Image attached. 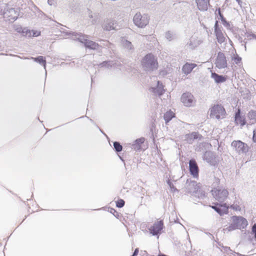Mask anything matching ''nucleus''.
<instances>
[{"mask_svg": "<svg viewBox=\"0 0 256 256\" xmlns=\"http://www.w3.org/2000/svg\"><path fill=\"white\" fill-rule=\"evenodd\" d=\"M60 32H62L66 34V35L72 34L73 37V40H78L81 43L84 44L86 48L92 50H97L99 48V44L96 42L88 40L87 38L88 36L86 35H84L81 33H77L75 32H66L64 28H62Z\"/></svg>", "mask_w": 256, "mask_h": 256, "instance_id": "nucleus-1", "label": "nucleus"}, {"mask_svg": "<svg viewBox=\"0 0 256 256\" xmlns=\"http://www.w3.org/2000/svg\"><path fill=\"white\" fill-rule=\"evenodd\" d=\"M144 69L146 71H153L158 68L157 58L152 54H146L142 61Z\"/></svg>", "mask_w": 256, "mask_h": 256, "instance_id": "nucleus-2", "label": "nucleus"}, {"mask_svg": "<svg viewBox=\"0 0 256 256\" xmlns=\"http://www.w3.org/2000/svg\"><path fill=\"white\" fill-rule=\"evenodd\" d=\"M211 192L216 200L220 202H223L228 197V192L222 188H215L211 190Z\"/></svg>", "mask_w": 256, "mask_h": 256, "instance_id": "nucleus-3", "label": "nucleus"}, {"mask_svg": "<svg viewBox=\"0 0 256 256\" xmlns=\"http://www.w3.org/2000/svg\"><path fill=\"white\" fill-rule=\"evenodd\" d=\"M224 108L221 105L216 104L210 109V116L213 119L220 120L224 118L226 115Z\"/></svg>", "mask_w": 256, "mask_h": 256, "instance_id": "nucleus-4", "label": "nucleus"}, {"mask_svg": "<svg viewBox=\"0 0 256 256\" xmlns=\"http://www.w3.org/2000/svg\"><path fill=\"white\" fill-rule=\"evenodd\" d=\"M133 21L138 27L143 28L148 24L149 17L148 14H142L140 12H137L134 16Z\"/></svg>", "mask_w": 256, "mask_h": 256, "instance_id": "nucleus-5", "label": "nucleus"}, {"mask_svg": "<svg viewBox=\"0 0 256 256\" xmlns=\"http://www.w3.org/2000/svg\"><path fill=\"white\" fill-rule=\"evenodd\" d=\"M4 18L6 20L10 22H14L18 16V12L13 8H9L8 6L6 11L3 12Z\"/></svg>", "mask_w": 256, "mask_h": 256, "instance_id": "nucleus-6", "label": "nucleus"}, {"mask_svg": "<svg viewBox=\"0 0 256 256\" xmlns=\"http://www.w3.org/2000/svg\"><path fill=\"white\" fill-rule=\"evenodd\" d=\"M232 146L238 154H245L248 150L247 144L240 140L233 141L232 143Z\"/></svg>", "mask_w": 256, "mask_h": 256, "instance_id": "nucleus-7", "label": "nucleus"}, {"mask_svg": "<svg viewBox=\"0 0 256 256\" xmlns=\"http://www.w3.org/2000/svg\"><path fill=\"white\" fill-rule=\"evenodd\" d=\"M232 220L238 229L244 228L248 224L247 220L241 216H232Z\"/></svg>", "mask_w": 256, "mask_h": 256, "instance_id": "nucleus-8", "label": "nucleus"}, {"mask_svg": "<svg viewBox=\"0 0 256 256\" xmlns=\"http://www.w3.org/2000/svg\"><path fill=\"white\" fill-rule=\"evenodd\" d=\"M102 26L104 30L110 31L111 30H116V22L112 18H106L104 20Z\"/></svg>", "mask_w": 256, "mask_h": 256, "instance_id": "nucleus-9", "label": "nucleus"}, {"mask_svg": "<svg viewBox=\"0 0 256 256\" xmlns=\"http://www.w3.org/2000/svg\"><path fill=\"white\" fill-rule=\"evenodd\" d=\"M215 64L219 69L225 68L227 66V61L224 53L219 52L216 60Z\"/></svg>", "mask_w": 256, "mask_h": 256, "instance_id": "nucleus-10", "label": "nucleus"}, {"mask_svg": "<svg viewBox=\"0 0 256 256\" xmlns=\"http://www.w3.org/2000/svg\"><path fill=\"white\" fill-rule=\"evenodd\" d=\"M181 102L185 106H191L194 102V96L189 92L184 93L181 96Z\"/></svg>", "mask_w": 256, "mask_h": 256, "instance_id": "nucleus-11", "label": "nucleus"}, {"mask_svg": "<svg viewBox=\"0 0 256 256\" xmlns=\"http://www.w3.org/2000/svg\"><path fill=\"white\" fill-rule=\"evenodd\" d=\"M164 228V222L162 220L158 221L155 222L152 226L149 229L150 234L153 236H156L160 234V231Z\"/></svg>", "mask_w": 256, "mask_h": 256, "instance_id": "nucleus-12", "label": "nucleus"}, {"mask_svg": "<svg viewBox=\"0 0 256 256\" xmlns=\"http://www.w3.org/2000/svg\"><path fill=\"white\" fill-rule=\"evenodd\" d=\"M203 160L209 163L210 165L214 166L216 163V157L213 152L206 151L203 155Z\"/></svg>", "mask_w": 256, "mask_h": 256, "instance_id": "nucleus-13", "label": "nucleus"}, {"mask_svg": "<svg viewBox=\"0 0 256 256\" xmlns=\"http://www.w3.org/2000/svg\"><path fill=\"white\" fill-rule=\"evenodd\" d=\"M202 138V136L198 132H192L190 134H186L184 140H186L188 143L192 144L194 140H200Z\"/></svg>", "mask_w": 256, "mask_h": 256, "instance_id": "nucleus-14", "label": "nucleus"}, {"mask_svg": "<svg viewBox=\"0 0 256 256\" xmlns=\"http://www.w3.org/2000/svg\"><path fill=\"white\" fill-rule=\"evenodd\" d=\"M189 170L190 173L194 177H196L198 175V168L194 160L192 159L189 161Z\"/></svg>", "mask_w": 256, "mask_h": 256, "instance_id": "nucleus-15", "label": "nucleus"}, {"mask_svg": "<svg viewBox=\"0 0 256 256\" xmlns=\"http://www.w3.org/2000/svg\"><path fill=\"white\" fill-rule=\"evenodd\" d=\"M234 121L237 126H244L246 123L244 117L240 114V108H238L235 114Z\"/></svg>", "mask_w": 256, "mask_h": 256, "instance_id": "nucleus-16", "label": "nucleus"}, {"mask_svg": "<svg viewBox=\"0 0 256 256\" xmlns=\"http://www.w3.org/2000/svg\"><path fill=\"white\" fill-rule=\"evenodd\" d=\"M202 42V41L200 39L198 38L192 36L189 40L186 45L188 47L192 50L198 46Z\"/></svg>", "mask_w": 256, "mask_h": 256, "instance_id": "nucleus-17", "label": "nucleus"}, {"mask_svg": "<svg viewBox=\"0 0 256 256\" xmlns=\"http://www.w3.org/2000/svg\"><path fill=\"white\" fill-rule=\"evenodd\" d=\"M150 90L152 92L158 96L162 95L164 92L163 85L160 81H158L156 88H151Z\"/></svg>", "mask_w": 256, "mask_h": 256, "instance_id": "nucleus-18", "label": "nucleus"}, {"mask_svg": "<svg viewBox=\"0 0 256 256\" xmlns=\"http://www.w3.org/2000/svg\"><path fill=\"white\" fill-rule=\"evenodd\" d=\"M198 9L200 11H206L208 8L209 2L207 0H196Z\"/></svg>", "mask_w": 256, "mask_h": 256, "instance_id": "nucleus-19", "label": "nucleus"}, {"mask_svg": "<svg viewBox=\"0 0 256 256\" xmlns=\"http://www.w3.org/2000/svg\"><path fill=\"white\" fill-rule=\"evenodd\" d=\"M196 66L195 64L186 63L184 65L182 68V72L186 74H188L191 72L192 70Z\"/></svg>", "mask_w": 256, "mask_h": 256, "instance_id": "nucleus-20", "label": "nucleus"}, {"mask_svg": "<svg viewBox=\"0 0 256 256\" xmlns=\"http://www.w3.org/2000/svg\"><path fill=\"white\" fill-rule=\"evenodd\" d=\"M145 138H140L134 140L132 145V148L136 150H138L141 149L142 144L144 142Z\"/></svg>", "mask_w": 256, "mask_h": 256, "instance_id": "nucleus-21", "label": "nucleus"}, {"mask_svg": "<svg viewBox=\"0 0 256 256\" xmlns=\"http://www.w3.org/2000/svg\"><path fill=\"white\" fill-rule=\"evenodd\" d=\"M211 77L217 84L222 83L226 80V78L224 76L222 75H219L216 72H212Z\"/></svg>", "mask_w": 256, "mask_h": 256, "instance_id": "nucleus-22", "label": "nucleus"}, {"mask_svg": "<svg viewBox=\"0 0 256 256\" xmlns=\"http://www.w3.org/2000/svg\"><path fill=\"white\" fill-rule=\"evenodd\" d=\"M228 207L226 205V203L220 204L218 207L217 208L216 211L220 215L222 216L224 214H226L228 212Z\"/></svg>", "mask_w": 256, "mask_h": 256, "instance_id": "nucleus-23", "label": "nucleus"}, {"mask_svg": "<svg viewBox=\"0 0 256 256\" xmlns=\"http://www.w3.org/2000/svg\"><path fill=\"white\" fill-rule=\"evenodd\" d=\"M30 59L33 60L34 62H38L43 66L46 70V76L47 72L46 70V60L45 58L42 56H38L36 58L31 57Z\"/></svg>", "mask_w": 256, "mask_h": 256, "instance_id": "nucleus-24", "label": "nucleus"}, {"mask_svg": "<svg viewBox=\"0 0 256 256\" xmlns=\"http://www.w3.org/2000/svg\"><path fill=\"white\" fill-rule=\"evenodd\" d=\"M122 44L124 48L128 50H134V46L132 42L126 39L122 38L121 40Z\"/></svg>", "mask_w": 256, "mask_h": 256, "instance_id": "nucleus-25", "label": "nucleus"}, {"mask_svg": "<svg viewBox=\"0 0 256 256\" xmlns=\"http://www.w3.org/2000/svg\"><path fill=\"white\" fill-rule=\"evenodd\" d=\"M247 116L250 124H254L256 122V110H250L248 113Z\"/></svg>", "mask_w": 256, "mask_h": 256, "instance_id": "nucleus-26", "label": "nucleus"}, {"mask_svg": "<svg viewBox=\"0 0 256 256\" xmlns=\"http://www.w3.org/2000/svg\"><path fill=\"white\" fill-rule=\"evenodd\" d=\"M187 186L188 192H195L196 191H198L196 182L195 181H190V182L188 183Z\"/></svg>", "mask_w": 256, "mask_h": 256, "instance_id": "nucleus-27", "label": "nucleus"}, {"mask_svg": "<svg viewBox=\"0 0 256 256\" xmlns=\"http://www.w3.org/2000/svg\"><path fill=\"white\" fill-rule=\"evenodd\" d=\"M116 62L112 60L104 61L98 64V66L100 68L105 67L106 68H110L114 66Z\"/></svg>", "mask_w": 256, "mask_h": 256, "instance_id": "nucleus-28", "label": "nucleus"}, {"mask_svg": "<svg viewBox=\"0 0 256 256\" xmlns=\"http://www.w3.org/2000/svg\"><path fill=\"white\" fill-rule=\"evenodd\" d=\"M174 116V114L170 110L164 113V118L166 123L169 122Z\"/></svg>", "mask_w": 256, "mask_h": 256, "instance_id": "nucleus-29", "label": "nucleus"}, {"mask_svg": "<svg viewBox=\"0 0 256 256\" xmlns=\"http://www.w3.org/2000/svg\"><path fill=\"white\" fill-rule=\"evenodd\" d=\"M18 32H22L24 36H31V31L26 28H22V27H18L16 29Z\"/></svg>", "mask_w": 256, "mask_h": 256, "instance_id": "nucleus-30", "label": "nucleus"}, {"mask_svg": "<svg viewBox=\"0 0 256 256\" xmlns=\"http://www.w3.org/2000/svg\"><path fill=\"white\" fill-rule=\"evenodd\" d=\"M214 34L216 36V38L218 43L222 44L224 42L225 38L222 32V30L215 32Z\"/></svg>", "mask_w": 256, "mask_h": 256, "instance_id": "nucleus-31", "label": "nucleus"}, {"mask_svg": "<svg viewBox=\"0 0 256 256\" xmlns=\"http://www.w3.org/2000/svg\"><path fill=\"white\" fill-rule=\"evenodd\" d=\"M165 37L168 40L171 41L176 38V36L174 32L168 31L166 33Z\"/></svg>", "mask_w": 256, "mask_h": 256, "instance_id": "nucleus-32", "label": "nucleus"}, {"mask_svg": "<svg viewBox=\"0 0 256 256\" xmlns=\"http://www.w3.org/2000/svg\"><path fill=\"white\" fill-rule=\"evenodd\" d=\"M232 60H233L235 64H239L241 63L242 58L236 53L234 54L233 56H232Z\"/></svg>", "mask_w": 256, "mask_h": 256, "instance_id": "nucleus-33", "label": "nucleus"}, {"mask_svg": "<svg viewBox=\"0 0 256 256\" xmlns=\"http://www.w3.org/2000/svg\"><path fill=\"white\" fill-rule=\"evenodd\" d=\"M114 149L116 152H120L122 150V146L118 142H114L113 144Z\"/></svg>", "mask_w": 256, "mask_h": 256, "instance_id": "nucleus-34", "label": "nucleus"}, {"mask_svg": "<svg viewBox=\"0 0 256 256\" xmlns=\"http://www.w3.org/2000/svg\"><path fill=\"white\" fill-rule=\"evenodd\" d=\"M7 7V4L0 2V15H3V12L6 11Z\"/></svg>", "mask_w": 256, "mask_h": 256, "instance_id": "nucleus-35", "label": "nucleus"}, {"mask_svg": "<svg viewBox=\"0 0 256 256\" xmlns=\"http://www.w3.org/2000/svg\"><path fill=\"white\" fill-rule=\"evenodd\" d=\"M205 146V144L203 142H200L199 144H198L196 146L195 148L196 151L197 152H201L203 150L204 147Z\"/></svg>", "mask_w": 256, "mask_h": 256, "instance_id": "nucleus-36", "label": "nucleus"}, {"mask_svg": "<svg viewBox=\"0 0 256 256\" xmlns=\"http://www.w3.org/2000/svg\"><path fill=\"white\" fill-rule=\"evenodd\" d=\"M124 204H125V202H124V200H123L122 199H120L116 202V206L118 208H121L124 206Z\"/></svg>", "mask_w": 256, "mask_h": 256, "instance_id": "nucleus-37", "label": "nucleus"}, {"mask_svg": "<svg viewBox=\"0 0 256 256\" xmlns=\"http://www.w3.org/2000/svg\"><path fill=\"white\" fill-rule=\"evenodd\" d=\"M216 12H218V13L220 16L221 20L223 24H224V23H226V21L222 14L220 8H218V10H216Z\"/></svg>", "mask_w": 256, "mask_h": 256, "instance_id": "nucleus-38", "label": "nucleus"}, {"mask_svg": "<svg viewBox=\"0 0 256 256\" xmlns=\"http://www.w3.org/2000/svg\"><path fill=\"white\" fill-rule=\"evenodd\" d=\"M251 234L254 235V238L256 240V224L252 226Z\"/></svg>", "mask_w": 256, "mask_h": 256, "instance_id": "nucleus-39", "label": "nucleus"}, {"mask_svg": "<svg viewBox=\"0 0 256 256\" xmlns=\"http://www.w3.org/2000/svg\"><path fill=\"white\" fill-rule=\"evenodd\" d=\"M227 229L228 230V231H232V230H234L238 229V228L236 227V226L234 224V223L232 222V223L227 228Z\"/></svg>", "mask_w": 256, "mask_h": 256, "instance_id": "nucleus-40", "label": "nucleus"}, {"mask_svg": "<svg viewBox=\"0 0 256 256\" xmlns=\"http://www.w3.org/2000/svg\"><path fill=\"white\" fill-rule=\"evenodd\" d=\"M156 129H154H154H150V132H151L152 136L154 140V138H156L158 137V136L156 134Z\"/></svg>", "mask_w": 256, "mask_h": 256, "instance_id": "nucleus-41", "label": "nucleus"}, {"mask_svg": "<svg viewBox=\"0 0 256 256\" xmlns=\"http://www.w3.org/2000/svg\"><path fill=\"white\" fill-rule=\"evenodd\" d=\"M214 28V33L221 30L218 26V21L216 22Z\"/></svg>", "mask_w": 256, "mask_h": 256, "instance_id": "nucleus-42", "label": "nucleus"}, {"mask_svg": "<svg viewBox=\"0 0 256 256\" xmlns=\"http://www.w3.org/2000/svg\"><path fill=\"white\" fill-rule=\"evenodd\" d=\"M166 182L168 184L170 188L171 189L176 190V188L174 187L172 182L170 180H168Z\"/></svg>", "mask_w": 256, "mask_h": 256, "instance_id": "nucleus-43", "label": "nucleus"}, {"mask_svg": "<svg viewBox=\"0 0 256 256\" xmlns=\"http://www.w3.org/2000/svg\"><path fill=\"white\" fill-rule=\"evenodd\" d=\"M253 141L256 142V129H254L253 131Z\"/></svg>", "mask_w": 256, "mask_h": 256, "instance_id": "nucleus-44", "label": "nucleus"}, {"mask_svg": "<svg viewBox=\"0 0 256 256\" xmlns=\"http://www.w3.org/2000/svg\"><path fill=\"white\" fill-rule=\"evenodd\" d=\"M219 204H220L216 203L214 205L211 206V207L216 212L217 210V208L218 207Z\"/></svg>", "mask_w": 256, "mask_h": 256, "instance_id": "nucleus-45", "label": "nucleus"}, {"mask_svg": "<svg viewBox=\"0 0 256 256\" xmlns=\"http://www.w3.org/2000/svg\"><path fill=\"white\" fill-rule=\"evenodd\" d=\"M247 36L248 38H250V39H251L252 38H254L255 40H256V35L254 34H248Z\"/></svg>", "mask_w": 256, "mask_h": 256, "instance_id": "nucleus-46", "label": "nucleus"}, {"mask_svg": "<svg viewBox=\"0 0 256 256\" xmlns=\"http://www.w3.org/2000/svg\"><path fill=\"white\" fill-rule=\"evenodd\" d=\"M32 32H33V34H32L33 36H37L40 34V32H38L32 31Z\"/></svg>", "mask_w": 256, "mask_h": 256, "instance_id": "nucleus-47", "label": "nucleus"}, {"mask_svg": "<svg viewBox=\"0 0 256 256\" xmlns=\"http://www.w3.org/2000/svg\"><path fill=\"white\" fill-rule=\"evenodd\" d=\"M138 248H136L135 249L133 254H132L133 256H136L138 253Z\"/></svg>", "mask_w": 256, "mask_h": 256, "instance_id": "nucleus-48", "label": "nucleus"}, {"mask_svg": "<svg viewBox=\"0 0 256 256\" xmlns=\"http://www.w3.org/2000/svg\"><path fill=\"white\" fill-rule=\"evenodd\" d=\"M106 46H107L108 48H111L110 46L112 45L108 42H106V43L104 44Z\"/></svg>", "mask_w": 256, "mask_h": 256, "instance_id": "nucleus-49", "label": "nucleus"}, {"mask_svg": "<svg viewBox=\"0 0 256 256\" xmlns=\"http://www.w3.org/2000/svg\"><path fill=\"white\" fill-rule=\"evenodd\" d=\"M48 2L50 6L54 4V0H48Z\"/></svg>", "mask_w": 256, "mask_h": 256, "instance_id": "nucleus-50", "label": "nucleus"}, {"mask_svg": "<svg viewBox=\"0 0 256 256\" xmlns=\"http://www.w3.org/2000/svg\"><path fill=\"white\" fill-rule=\"evenodd\" d=\"M10 56H16V57H18V58H22V59H28V58H26V57H24V58H22V57H20V56H17V55L10 54Z\"/></svg>", "mask_w": 256, "mask_h": 256, "instance_id": "nucleus-51", "label": "nucleus"}, {"mask_svg": "<svg viewBox=\"0 0 256 256\" xmlns=\"http://www.w3.org/2000/svg\"><path fill=\"white\" fill-rule=\"evenodd\" d=\"M88 16L89 18H92V12L90 10H88Z\"/></svg>", "mask_w": 256, "mask_h": 256, "instance_id": "nucleus-52", "label": "nucleus"}, {"mask_svg": "<svg viewBox=\"0 0 256 256\" xmlns=\"http://www.w3.org/2000/svg\"><path fill=\"white\" fill-rule=\"evenodd\" d=\"M236 0L238 2V4L240 5V6H242V0Z\"/></svg>", "mask_w": 256, "mask_h": 256, "instance_id": "nucleus-53", "label": "nucleus"}, {"mask_svg": "<svg viewBox=\"0 0 256 256\" xmlns=\"http://www.w3.org/2000/svg\"><path fill=\"white\" fill-rule=\"evenodd\" d=\"M110 212L111 213H113V212H116V210H115L114 209V208H111Z\"/></svg>", "mask_w": 256, "mask_h": 256, "instance_id": "nucleus-54", "label": "nucleus"}, {"mask_svg": "<svg viewBox=\"0 0 256 256\" xmlns=\"http://www.w3.org/2000/svg\"><path fill=\"white\" fill-rule=\"evenodd\" d=\"M204 196V194H201V196H200V198H202Z\"/></svg>", "mask_w": 256, "mask_h": 256, "instance_id": "nucleus-55", "label": "nucleus"}, {"mask_svg": "<svg viewBox=\"0 0 256 256\" xmlns=\"http://www.w3.org/2000/svg\"><path fill=\"white\" fill-rule=\"evenodd\" d=\"M158 256H166L164 254H160Z\"/></svg>", "mask_w": 256, "mask_h": 256, "instance_id": "nucleus-56", "label": "nucleus"}, {"mask_svg": "<svg viewBox=\"0 0 256 256\" xmlns=\"http://www.w3.org/2000/svg\"><path fill=\"white\" fill-rule=\"evenodd\" d=\"M91 79H92V82H93V78H92H92H91Z\"/></svg>", "mask_w": 256, "mask_h": 256, "instance_id": "nucleus-57", "label": "nucleus"}, {"mask_svg": "<svg viewBox=\"0 0 256 256\" xmlns=\"http://www.w3.org/2000/svg\"><path fill=\"white\" fill-rule=\"evenodd\" d=\"M120 156V158L122 160H122V157H120V156Z\"/></svg>", "mask_w": 256, "mask_h": 256, "instance_id": "nucleus-58", "label": "nucleus"}, {"mask_svg": "<svg viewBox=\"0 0 256 256\" xmlns=\"http://www.w3.org/2000/svg\"><path fill=\"white\" fill-rule=\"evenodd\" d=\"M100 130L102 132L101 128H100Z\"/></svg>", "mask_w": 256, "mask_h": 256, "instance_id": "nucleus-59", "label": "nucleus"}, {"mask_svg": "<svg viewBox=\"0 0 256 256\" xmlns=\"http://www.w3.org/2000/svg\"><path fill=\"white\" fill-rule=\"evenodd\" d=\"M133 256L132 255V256Z\"/></svg>", "mask_w": 256, "mask_h": 256, "instance_id": "nucleus-60", "label": "nucleus"}]
</instances>
